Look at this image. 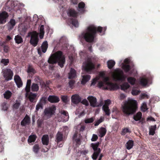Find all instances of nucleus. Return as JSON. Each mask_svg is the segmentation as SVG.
<instances>
[{
  "label": "nucleus",
  "mask_w": 160,
  "mask_h": 160,
  "mask_svg": "<svg viewBox=\"0 0 160 160\" xmlns=\"http://www.w3.org/2000/svg\"><path fill=\"white\" fill-rule=\"evenodd\" d=\"M142 113L140 112H138L136 115L133 116V119L136 121H138L142 118Z\"/></svg>",
  "instance_id": "36"
},
{
  "label": "nucleus",
  "mask_w": 160,
  "mask_h": 160,
  "mask_svg": "<svg viewBox=\"0 0 160 160\" xmlns=\"http://www.w3.org/2000/svg\"><path fill=\"white\" fill-rule=\"evenodd\" d=\"M105 103L104 105H106L108 106V105L110 104L111 103L110 100L109 99H107L105 101Z\"/></svg>",
  "instance_id": "64"
},
{
  "label": "nucleus",
  "mask_w": 160,
  "mask_h": 160,
  "mask_svg": "<svg viewBox=\"0 0 160 160\" xmlns=\"http://www.w3.org/2000/svg\"><path fill=\"white\" fill-rule=\"evenodd\" d=\"M63 135L61 132L58 131L56 135V139L55 141L57 143H59L63 140Z\"/></svg>",
  "instance_id": "21"
},
{
  "label": "nucleus",
  "mask_w": 160,
  "mask_h": 160,
  "mask_svg": "<svg viewBox=\"0 0 160 160\" xmlns=\"http://www.w3.org/2000/svg\"><path fill=\"white\" fill-rule=\"evenodd\" d=\"M75 83V80L72 79L70 80L68 82L69 86L70 88L72 89L74 87V85Z\"/></svg>",
  "instance_id": "50"
},
{
  "label": "nucleus",
  "mask_w": 160,
  "mask_h": 160,
  "mask_svg": "<svg viewBox=\"0 0 160 160\" xmlns=\"http://www.w3.org/2000/svg\"><path fill=\"white\" fill-rule=\"evenodd\" d=\"M61 99L62 102L64 103L67 102V97L65 96H63L61 97Z\"/></svg>",
  "instance_id": "59"
},
{
  "label": "nucleus",
  "mask_w": 160,
  "mask_h": 160,
  "mask_svg": "<svg viewBox=\"0 0 160 160\" xmlns=\"http://www.w3.org/2000/svg\"><path fill=\"white\" fill-rule=\"evenodd\" d=\"M107 87L108 89H109L110 90H117L119 88V87L117 84L111 82L109 83Z\"/></svg>",
  "instance_id": "23"
},
{
  "label": "nucleus",
  "mask_w": 160,
  "mask_h": 160,
  "mask_svg": "<svg viewBox=\"0 0 160 160\" xmlns=\"http://www.w3.org/2000/svg\"><path fill=\"white\" fill-rule=\"evenodd\" d=\"M30 118L28 115L26 114L21 122V125L22 126H25L26 125H29L30 123Z\"/></svg>",
  "instance_id": "14"
},
{
  "label": "nucleus",
  "mask_w": 160,
  "mask_h": 160,
  "mask_svg": "<svg viewBox=\"0 0 160 160\" xmlns=\"http://www.w3.org/2000/svg\"><path fill=\"white\" fill-rule=\"evenodd\" d=\"M126 97V95L123 93H122L120 95V99L121 100H123Z\"/></svg>",
  "instance_id": "61"
},
{
  "label": "nucleus",
  "mask_w": 160,
  "mask_h": 160,
  "mask_svg": "<svg viewBox=\"0 0 160 160\" xmlns=\"http://www.w3.org/2000/svg\"><path fill=\"white\" fill-rule=\"evenodd\" d=\"M148 83V80L146 78H142L140 80V84L143 86H145Z\"/></svg>",
  "instance_id": "39"
},
{
  "label": "nucleus",
  "mask_w": 160,
  "mask_h": 160,
  "mask_svg": "<svg viewBox=\"0 0 160 160\" xmlns=\"http://www.w3.org/2000/svg\"><path fill=\"white\" fill-rule=\"evenodd\" d=\"M29 34L31 35V39L30 41V44L34 47L36 46L39 41L38 33L36 31H33L30 32Z\"/></svg>",
  "instance_id": "7"
},
{
  "label": "nucleus",
  "mask_w": 160,
  "mask_h": 160,
  "mask_svg": "<svg viewBox=\"0 0 160 160\" xmlns=\"http://www.w3.org/2000/svg\"><path fill=\"white\" fill-rule=\"evenodd\" d=\"M130 85L127 82H125L121 86V89L124 91L126 90L130 87Z\"/></svg>",
  "instance_id": "41"
},
{
  "label": "nucleus",
  "mask_w": 160,
  "mask_h": 160,
  "mask_svg": "<svg viewBox=\"0 0 160 160\" xmlns=\"http://www.w3.org/2000/svg\"><path fill=\"white\" fill-rule=\"evenodd\" d=\"M91 76L89 75H84L82 76V78L81 81V83L84 85L90 79Z\"/></svg>",
  "instance_id": "26"
},
{
  "label": "nucleus",
  "mask_w": 160,
  "mask_h": 160,
  "mask_svg": "<svg viewBox=\"0 0 160 160\" xmlns=\"http://www.w3.org/2000/svg\"><path fill=\"white\" fill-rule=\"evenodd\" d=\"M56 110V107L54 105H52L45 109L44 111L45 115L50 118L54 114Z\"/></svg>",
  "instance_id": "9"
},
{
  "label": "nucleus",
  "mask_w": 160,
  "mask_h": 160,
  "mask_svg": "<svg viewBox=\"0 0 160 160\" xmlns=\"http://www.w3.org/2000/svg\"><path fill=\"white\" fill-rule=\"evenodd\" d=\"M141 98L142 99H143L145 98H149V96L147 94L145 93H143L142 94Z\"/></svg>",
  "instance_id": "62"
},
{
  "label": "nucleus",
  "mask_w": 160,
  "mask_h": 160,
  "mask_svg": "<svg viewBox=\"0 0 160 160\" xmlns=\"http://www.w3.org/2000/svg\"><path fill=\"white\" fill-rule=\"evenodd\" d=\"M147 107L146 104H143V105L142 106V109H143V111H145L147 110Z\"/></svg>",
  "instance_id": "63"
},
{
  "label": "nucleus",
  "mask_w": 160,
  "mask_h": 160,
  "mask_svg": "<svg viewBox=\"0 0 160 160\" xmlns=\"http://www.w3.org/2000/svg\"><path fill=\"white\" fill-rule=\"evenodd\" d=\"M62 120V122H66L67 121L69 118L68 115H65V116H61Z\"/></svg>",
  "instance_id": "54"
},
{
  "label": "nucleus",
  "mask_w": 160,
  "mask_h": 160,
  "mask_svg": "<svg viewBox=\"0 0 160 160\" xmlns=\"http://www.w3.org/2000/svg\"><path fill=\"white\" fill-rule=\"evenodd\" d=\"M65 61V57L63 55L62 52L60 51L52 55L48 60L50 64H53L58 62V65L61 68L63 67Z\"/></svg>",
  "instance_id": "2"
},
{
  "label": "nucleus",
  "mask_w": 160,
  "mask_h": 160,
  "mask_svg": "<svg viewBox=\"0 0 160 160\" xmlns=\"http://www.w3.org/2000/svg\"><path fill=\"white\" fill-rule=\"evenodd\" d=\"M98 138V136L97 135L93 134L91 139V141H95L97 140Z\"/></svg>",
  "instance_id": "58"
},
{
  "label": "nucleus",
  "mask_w": 160,
  "mask_h": 160,
  "mask_svg": "<svg viewBox=\"0 0 160 160\" xmlns=\"http://www.w3.org/2000/svg\"><path fill=\"white\" fill-rule=\"evenodd\" d=\"M68 78L69 79L74 78L76 76V71L73 68H72L68 74Z\"/></svg>",
  "instance_id": "25"
},
{
  "label": "nucleus",
  "mask_w": 160,
  "mask_h": 160,
  "mask_svg": "<svg viewBox=\"0 0 160 160\" xmlns=\"http://www.w3.org/2000/svg\"><path fill=\"white\" fill-rule=\"evenodd\" d=\"M156 129V125H155L153 126H151L149 129V135H153L155 133V131Z\"/></svg>",
  "instance_id": "35"
},
{
  "label": "nucleus",
  "mask_w": 160,
  "mask_h": 160,
  "mask_svg": "<svg viewBox=\"0 0 160 160\" xmlns=\"http://www.w3.org/2000/svg\"><path fill=\"white\" fill-rule=\"evenodd\" d=\"M16 24L15 20L13 19H11L8 23V29L9 30H12Z\"/></svg>",
  "instance_id": "20"
},
{
  "label": "nucleus",
  "mask_w": 160,
  "mask_h": 160,
  "mask_svg": "<svg viewBox=\"0 0 160 160\" xmlns=\"http://www.w3.org/2000/svg\"><path fill=\"white\" fill-rule=\"evenodd\" d=\"M88 99L89 101L91 106L94 107L98 106L96 105L97 100L93 96H89L88 97Z\"/></svg>",
  "instance_id": "18"
},
{
  "label": "nucleus",
  "mask_w": 160,
  "mask_h": 160,
  "mask_svg": "<svg viewBox=\"0 0 160 160\" xmlns=\"http://www.w3.org/2000/svg\"><path fill=\"white\" fill-rule=\"evenodd\" d=\"M42 142L43 144L47 145L49 143V138L47 135H44L42 138Z\"/></svg>",
  "instance_id": "24"
},
{
  "label": "nucleus",
  "mask_w": 160,
  "mask_h": 160,
  "mask_svg": "<svg viewBox=\"0 0 160 160\" xmlns=\"http://www.w3.org/2000/svg\"><path fill=\"white\" fill-rule=\"evenodd\" d=\"M95 118L93 117H92L86 119L84 120V122L86 123H91L93 122Z\"/></svg>",
  "instance_id": "49"
},
{
  "label": "nucleus",
  "mask_w": 160,
  "mask_h": 160,
  "mask_svg": "<svg viewBox=\"0 0 160 160\" xmlns=\"http://www.w3.org/2000/svg\"><path fill=\"white\" fill-rule=\"evenodd\" d=\"M106 27L103 28L101 27H96L94 25L88 26L86 31L82 32L79 36L81 40L84 39L88 42H94L96 36L97 32L100 33L102 31L104 32L106 30Z\"/></svg>",
  "instance_id": "1"
},
{
  "label": "nucleus",
  "mask_w": 160,
  "mask_h": 160,
  "mask_svg": "<svg viewBox=\"0 0 160 160\" xmlns=\"http://www.w3.org/2000/svg\"><path fill=\"white\" fill-rule=\"evenodd\" d=\"M107 63L108 68L109 69H112L115 64V62L112 60L108 61Z\"/></svg>",
  "instance_id": "33"
},
{
  "label": "nucleus",
  "mask_w": 160,
  "mask_h": 160,
  "mask_svg": "<svg viewBox=\"0 0 160 160\" xmlns=\"http://www.w3.org/2000/svg\"><path fill=\"white\" fill-rule=\"evenodd\" d=\"M20 105L19 102H16L13 105V108L15 109H17L18 108Z\"/></svg>",
  "instance_id": "57"
},
{
  "label": "nucleus",
  "mask_w": 160,
  "mask_h": 160,
  "mask_svg": "<svg viewBox=\"0 0 160 160\" xmlns=\"http://www.w3.org/2000/svg\"><path fill=\"white\" fill-rule=\"evenodd\" d=\"M48 47V44L47 41H45L43 42L41 46L42 52L45 53L47 51Z\"/></svg>",
  "instance_id": "27"
},
{
  "label": "nucleus",
  "mask_w": 160,
  "mask_h": 160,
  "mask_svg": "<svg viewBox=\"0 0 160 160\" xmlns=\"http://www.w3.org/2000/svg\"><path fill=\"white\" fill-rule=\"evenodd\" d=\"M1 46L3 48V50L5 52L7 53L8 52L9 50V47L8 45H6L2 43Z\"/></svg>",
  "instance_id": "47"
},
{
  "label": "nucleus",
  "mask_w": 160,
  "mask_h": 160,
  "mask_svg": "<svg viewBox=\"0 0 160 160\" xmlns=\"http://www.w3.org/2000/svg\"><path fill=\"white\" fill-rule=\"evenodd\" d=\"M43 106V105L42 103H41V102H39L36 106V111H38L39 109L40 108L42 109Z\"/></svg>",
  "instance_id": "51"
},
{
  "label": "nucleus",
  "mask_w": 160,
  "mask_h": 160,
  "mask_svg": "<svg viewBox=\"0 0 160 160\" xmlns=\"http://www.w3.org/2000/svg\"><path fill=\"white\" fill-rule=\"evenodd\" d=\"M9 62L8 59H2L1 62L4 65V66L7 65Z\"/></svg>",
  "instance_id": "46"
},
{
  "label": "nucleus",
  "mask_w": 160,
  "mask_h": 160,
  "mask_svg": "<svg viewBox=\"0 0 160 160\" xmlns=\"http://www.w3.org/2000/svg\"><path fill=\"white\" fill-rule=\"evenodd\" d=\"M133 145V141L132 140H129L127 143L126 148L130 150Z\"/></svg>",
  "instance_id": "37"
},
{
  "label": "nucleus",
  "mask_w": 160,
  "mask_h": 160,
  "mask_svg": "<svg viewBox=\"0 0 160 160\" xmlns=\"http://www.w3.org/2000/svg\"><path fill=\"white\" fill-rule=\"evenodd\" d=\"M81 137V136L79 134H78V133L77 132L73 135L72 139L73 140L76 142V145L77 147H78L81 144L80 139Z\"/></svg>",
  "instance_id": "13"
},
{
  "label": "nucleus",
  "mask_w": 160,
  "mask_h": 160,
  "mask_svg": "<svg viewBox=\"0 0 160 160\" xmlns=\"http://www.w3.org/2000/svg\"><path fill=\"white\" fill-rule=\"evenodd\" d=\"M31 90L33 92H37L39 90V86L37 83H32L31 87Z\"/></svg>",
  "instance_id": "29"
},
{
  "label": "nucleus",
  "mask_w": 160,
  "mask_h": 160,
  "mask_svg": "<svg viewBox=\"0 0 160 160\" xmlns=\"http://www.w3.org/2000/svg\"><path fill=\"white\" fill-rule=\"evenodd\" d=\"M37 138V136L35 135H31L29 136L28 139V143H32L34 142L36 140Z\"/></svg>",
  "instance_id": "31"
},
{
  "label": "nucleus",
  "mask_w": 160,
  "mask_h": 160,
  "mask_svg": "<svg viewBox=\"0 0 160 160\" xmlns=\"http://www.w3.org/2000/svg\"><path fill=\"white\" fill-rule=\"evenodd\" d=\"M140 91L139 90H138L135 89H133L131 93L133 95H138Z\"/></svg>",
  "instance_id": "53"
},
{
  "label": "nucleus",
  "mask_w": 160,
  "mask_h": 160,
  "mask_svg": "<svg viewBox=\"0 0 160 160\" xmlns=\"http://www.w3.org/2000/svg\"><path fill=\"white\" fill-rule=\"evenodd\" d=\"M131 131L128 128H124L122 129L121 132V134L122 135H124L127 133H131Z\"/></svg>",
  "instance_id": "44"
},
{
  "label": "nucleus",
  "mask_w": 160,
  "mask_h": 160,
  "mask_svg": "<svg viewBox=\"0 0 160 160\" xmlns=\"http://www.w3.org/2000/svg\"><path fill=\"white\" fill-rule=\"evenodd\" d=\"M137 103L135 100H130L124 104L122 111L125 114L129 115L135 112L137 108Z\"/></svg>",
  "instance_id": "3"
},
{
  "label": "nucleus",
  "mask_w": 160,
  "mask_h": 160,
  "mask_svg": "<svg viewBox=\"0 0 160 160\" xmlns=\"http://www.w3.org/2000/svg\"><path fill=\"white\" fill-rule=\"evenodd\" d=\"M27 72L28 73H32L33 74L36 72V71L32 66L29 65L28 68Z\"/></svg>",
  "instance_id": "45"
},
{
  "label": "nucleus",
  "mask_w": 160,
  "mask_h": 160,
  "mask_svg": "<svg viewBox=\"0 0 160 160\" xmlns=\"http://www.w3.org/2000/svg\"><path fill=\"white\" fill-rule=\"evenodd\" d=\"M41 102L43 105V104H45L47 103V98L45 97H42L41 99L39 102Z\"/></svg>",
  "instance_id": "48"
},
{
  "label": "nucleus",
  "mask_w": 160,
  "mask_h": 160,
  "mask_svg": "<svg viewBox=\"0 0 160 160\" xmlns=\"http://www.w3.org/2000/svg\"><path fill=\"white\" fill-rule=\"evenodd\" d=\"M102 108L103 110L105 113L106 115L107 116L110 115V112L108 106L106 105H104L102 106Z\"/></svg>",
  "instance_id": "30"
},
{
  "label": "nucleus",
  "mask_w": 160,
  "mask_h": 160,
  "mask_svg": "<svg viewBox=\"0 0 160 160\" xmlns=\"http://www.w3.org/2000/svg\"><path fill=\"white\" fill-rule=\"evenodd\" d=\"M68 22L70 24H72L75 27H78V21L76 18H69L68 19Z\"/></svg>",
  "instance_id": "19"
},
{
  "label": "nucleus",
  "mask_w": 160,
  "mask_h": 160,
  "mask_svg": "<svg viewBox=\"0 0 160 160\" xmlns=\"http://www.w3.org/2000/svg\"><path fill=\"white\" fill-rule=\"evenodd\" d=\"M3 72V76L5 80L9 81L12 79L13 73L10 69H7L4 70Z\"/></svg>",
  "instance_id": "10"
},
{
  "label": "nucleus",
  "mask_w": 160,
  "mask_h": 160,
  "mask_svg": "<svg viewBox=\"0 0 160 160\" xmlns=\"http://www.w3.org/2000/svg\"><path fill=\"white\" fill-rule=\"evenodd\" d=\"M14 39L15 42L18 44L22 43L23 42V39L19 35H18L15 36Z\"/></svg>",
  "instance_id": "28"
},
{
  "label": "nucleus",
  "mask_w": 160,
  "mask_h": 160,
  "mask_svg": "<svg viewBox=\"0 0 160 160\" xmlns=\"http://www.w3.org/2000/svg\"><path fill=\"white\" fill-rule=\"evenodd\" d=\"M122 68L124 70L125 72H127L131 69V66L128 64H123Z\"/></svg>",
  "instance_id": "34"
},
{
  "label": "nucleus",
  "mask_w": 160,
  "mask_h": 160,
  "mask_svg": "<svg viewBox=\"0 0 160 160\" xmlns=\"http://www.w3.org/2000/svg\"><path fill=\"white\" fill-rule=\"evenodd\" d=\"M37 94L35 93H32L30 92L27 95L28 98L30 102H36L38 98H37Z\"/></svg>",
  "instance_id": "12"
},
{
  "label": "nucleus",
  "mask_w": 160,
  "mask_h": 160,
  "mask_svg": "<svg viewBox=\"0 0 160 160\" xmlns=\"http://www.w3.org/2000/svg\"><path fill=\"white\" fill-rule=\"evenodd\" d=\"M14 80L18 88H20L22 86V82L19 76L15 75L14 77Z\"/></svg>",
  "instance_id": "16"
},
{
  "label": "nucleus",
  "mask_w": 160,
  "mask_h": 160,
  "mask_svg": "<svg viewBox=\"0 0 160 160\" xmlns=\"http://www.w3.org/2000/svg\"><path fill=\"white\" fill-rule=\"evenodd\" d=\"M71 101L74 103L76 104L81 102V98L78 95L75 94L72 96Z\"/></svg>",
  "instance_id": "17"
},
{
  "label": "nucleus",
  "mask_w": 160,
  "mask_h": 160,
  "mask_svg": "<svg viewBox=\"0 0 160 160\" xmlns=\"http://www.w3.org/2000/svg\"><path fill=\"white\" fill-rule=\"evenodd\" d=\"M85 6V3L82 2H80L78 5V7L79 8L83 9Z\"/></svg>",
  "instance_id": "56"
},
{
  "label": "nucleus",
  "mask_w": 160,
  "mask_h": 160,
  "mask_svg": "<svg viewBox=\"0 0 160 160\" xmlns=\"http://www.w3.org/2000/svg\"><path fill=\"white\" fill-rule=\"evenodd\" d=\"M48 100L52 103H57L60 101L59 97L55 95H49L48 98Z\"/></svg>",
  "instance_id": "15"
},
{
  "label": "nucleus",
  "mask_w": 160,
  "mask_h": 160,
  "mask_svg": "<svg viewBox=\"0 0 160 160\" xmlns=\"http://www.w3.org/2000/svg\"><path fill=\"white\" fill-rule=\"evenodd\" d=\"M104 120L101 117L100 119L98 120L94 124V125L95 126H98L100 123L101 122H102Z\"/></svg>",
  "instance_id": "55"
},
{
  "label": "nucleus",
  "mask_w": 160,
  "mask_h": 160,
  "mask_svg": "<svg viewBox=\"0 0 160 160\" xmlns=\"http://www.w3.org/2000/svg\"><path fill=\"white\" fill-rule=\"evenodd\" d=\"M12 93L9 90H7L4 94V98L7 99H8L11 97Z\"/></svg>",
  "instance_id": "38"
},
{
  "label": "nucleus",
  "mask_w": 160,
  "mask_h": 160,
  "mask_svg": "<svg viewBox=\"0 0 160 160\" xmlns=\"http://www.w3.org/2000/svg\"><path fill=\"white\" fill-rule=\"evenodd\" d=\"M84 64V68L87 72H91L95 68V64L92 62L90 58H88Z\"/></svg>",
  "instance_id": "6"
},
{
  "label": "nucleus",
  "mask_w": 160,
  "mask_h": 160,
  "mask_svg": "<svg viewBox=\"0 0 160 160\" xmlns=\"http://www.w3.org/2000/svg\"><path fill=\"white\" fill-rule=\"evenodd\" d=\"M30 88L31 87L26 86L25 89V90L26 92L25 94L26 97H27V95H28V94L30 92Z\"/></svg>",
  "instance_id": "52"
},
{
  "label": "nucleus",
  "mask_w": 160,
  "mask_h": 160,
  "mask_svg": "<svg viewBox=\"0 0 160 160\" xmlns=\"http://www.w3.org/2000/svg\"><path fill=\"white\" fill-rule=\"evenodd\" d=\"M67 14L69 17H76L78 15V13L73 9H69L68 12Z\"/></svg>",
  "instance_id": "22"
},
{
  "label": "nucleus",
  "mask_w": 160,
  "mask_h": 160,
  "mask_svg": "<svg viewBox=\"0 0 160 160\" xmlns=\"http://www.w3.org/2000/svg\"><path fill=\"white\" fill-rule=\"evenodd\" d=\"M8 13L5 11L0 12V24H5L6 22L7 19L8 17Z\"/></svg>",
  "instance_id": "11"
},
{
  "label": "nucleus",
  "mask_w": 160,
  "mask_h": 160,
  "mask_svg": "<svg viewBox=\"0 0 160 160\" xmlns=\"http://www.w3.org/2000/svg\"><path fill=\"white\" fill-rule=\"evenodd\" d=\"M113 80L116 81H124L126 77L124 74L123 71L120 69L116 70L113 75Z\"/></svg>",
  "instance_id": "4"
},
{
  "label": "nucleus",
  "mask_w": 160,
  "mask_h": 160,
  "mask_svg": "<svg viewBox=\"0 0 160 160\" xmlns=\"http://www.w3.org/2000/svg\"><path fill=\"white\" fill-rule=\"evenodd\" d=\"M44 26L43 25H41L40 28V38L42 39L43 38L44 35Z\"/></svg>",
  "instance_id": "40"
},
{
  "label": "nucleus",
  "mask_w": 160,
  "mask_h": 160,
  "mask_svg": "<svg viewBox=\"0 0 160 160\" xmlns=\"http://www.w3.org/2000/svg\"><path fill=\"white\" fill-rule=\"evenodd\" d=\"M128 81L131 85H134L136 81V79L133 77H129L127 78Z\"/></svg>",
  "instance_id": "42"
},
{
  "label": "nucleus",
  "mask_w": 160,
  "mask_h": 160,
  "mask_svg": "<svg viewBox=\"0 0 160 160\" xmlns=\"http://www.w3.org/2000/svg\"><path fill=\"white\" fill-rule=\"evenodd\" d=\"M109 79L108 77H104L102 81H100L98 83V86L100 88L104 90H108L107 86L110 82H109Z\"/></svg>",
  "instance_id": "8"
},
{
  "label": "nucleus",
  "mask_w": 160,
  "mask_h": 160,
  "mask_svg": "<svg viewBox=\"0 0 160 160\" xmlns=\"http://www.w3.org/2000/svg\"><path fill=\"white\" fill-rule=\"evenodd\" d=\"M40 149V148L38 144L34 145L33 147V151L35 153H37L38 152Z\"/></svg>",
  "instance_id": "43"
},
{
  "label": "nucleus",
  "mask_w": 160,
  "mask_h": 160,
  "mask_svg": "<svg viewBox=\"0 0 160 160\" xmlns=\"http://www.w3.org/2000/svg\"><path fill=\"white\" fill-rule=\"evenodd\" d=\"M106 130L104 128L102 127L100 129L99 131V136L101 137H104L106 134Z\"/></svg>",
  "instance_id": "32"
},
{
  "label": "nucleus",
  "mask_w": 160,
  "mask_h": 160,
  "mask_svg": "<svg viewBox=\"0 0 160 160\" xmlns=\"http://www.w3.org/2000/svg\"><path fill=\"white\" fill-rule=\"evenodd\" d=\"M61 116H65V115H68V112L64 110L61 111Z\"/></svg>",
  "instance_id": "60"
},
{
  "label": "nucleus",
  "mask_w": 160,
  "mask_h": 160,
  "mask_svg": "<svg viewBox=\"0 0 160 160\" xmlns=\"http://www.w3.org/2000/svg\"><path fill=\"white\" fill-rule=\"evenodd\" d=\"M99 144V142H98L96 143H92L91 144V147L94 151V152L92 157V158L94 160H96L97 159L101 152L100 148H98Z\"/></svg>",
  "instance_id": "5"
}]
</instances>
